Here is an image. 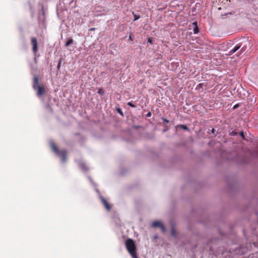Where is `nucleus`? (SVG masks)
<instances>
[{"mask_svg":"<svg viewBox=\"0 0 258 258\" xmlns=\"http://www.w3.org/2000/svg\"><path fill=\"white\" fill-rule=\"evenodd\" d=\"M73 39L71 38H69L68 39V40L66 42V44L64 45V46L66 47H68V46H69L70 44H71L72 43H73Z\"/></svg>","mask_w":258,"mask_h":258,"instance_id":"nucleus-8","label":"nucleus"},{"mask_svg":"<svg viewBox=\"0 0 258 258\" xmlns=\"http://www.w3.org/2000/svg\"><path fill=\"white\" fill-rule=\"evenodd\" d=\"M59 63L58 64V65L57 66V68H59Z\"/></svg>","mask_w":258,"mask_h":258,"instance_id":"nucleus-24","label":"nucleus"},{"mask_svg":"<svg viewBox=\"0 0 258 258\" xmlns=\"http://www.w3.org/2000/svg\"><path fill=\"white\" fill-rule=\"evenodd\" d=\"M148 42L151 43H152V41H151V40L150 39H149Z\"/></svg>","mask_w":258,"mask_h":258,"instance_id":"nucleus-20","label":"nucleus"},{"mask_svg":"<svg viewBox=\"0 0 258 258\" xmlns=\"http://www.w3.org/2000/svg\"><path fill=\"white\" fill-rule=\"evenodd\" d=\"M129 38H130V40H132L131 36H130Z\"/></svg>","mask_w":258,"mask_h":258,"instance_id":"nucleus-23","label":"nucleus"},{"mask_svg":"<svg viewBox=\"0 0 258 258\" xmlns=\"http://www.w3.org/2000/svg\"><path fill=\"white\" fill-rule=\"evenodd\" d=\"M98 93L100 94H103L104 93V91L102 89H100L98 91Z\"/></svg>","mask_w":258,"mask_h":258,"instance_id":"nucleus-15","label":"nucleus"},{"mask_svg":"<svg viewBox=\"0 0 258 258\" xmlns=\"http://www.w3.org/2000/svg\"><path fill=\"white\" fill-rule=\"evenodd\" d=\"M240 135L241 137H242V138L243 139H244V135L243 132H240Z\"/></svg>","mask_w":258,"mask_h":258,"instance_id":"nucleus-16","label":"nucleus"},{"mask_svg":"<svg viewBox=\"0 0 258 258\" xmlns=\"http://www.w3.org/2000/svg\"><path fill=\"white\" fill-rule=\"evenodd\" d=\"M152 226L153 227H160L163 232H165L166 231L165 228L162 223L158 221H154L152 223Z\"/></svg>","mask_w":258,"mask_h":258,"instance_id":"nucleus-5","label":"nucleus"},{"mask_svg":"<svg viewBox=\"0 0 258 258\" xmlns=\"http://www.w3.org/2000/svg\"><path fill=\"white\" fill-rule=\"evenodd\" d=\"M33 88L37 91L38 96H41L45 93V88L43 85L39 84V79L37 76H35L33 79Z\"/></svg>","mask_w":258,"mask_h":258,"instance_id":"nucleus-2","label":"nucleus"},{"mask_svg":"<svg viewBox=\"0 0 258 258\" xmlns=\"http://www.w3.org/2000/svg\"><path fill=\"white\" fill-rule=\"evenodd\" d=\"M245 49H246V48H244V47H242V48L240 49L239 51V52H238V53H238V54H237V56H238V55H240L242 52H243L245 50Z\"/></svg>","mask_w":258,"mask_h":258,"instance_id":"nucleus-11","label":"nucleus"},{"mask_svg":"<svg viewBox=\"0 0 258 258\" xmlns=\"http://www.w3.org/2000/svg\"><path fill=\"white\" fill-rule=\"evenodd\" d=\"M162 120H163L164 122H166V123H168V122H169V120H168V119H167L165 118H162Z\"/></svg>","mask_w":258,"mask_h":258,"instance_id":"nucleus-17","label":"nucleus"},{"mask_svg":"<svg viewBox=\"0 0 258 258\" xmlns=\"http://www.w3.org/2000/svg\"><path fill=\"white\" fill-rule=\"evenodd\" d=\"M241 47L240 44H237L231 50L229 51V55H231L237 51Z\"/></svg>","mask_w":258,"mask_h":258,"instance_id":"nucleus-6","label":"nucleus"},{"mask_svg":"<svg viewBox=\"0 0 258 258\" xmlns=\"http://www.w3.org/2000/svg\"><path fill=\"white\" fill-rule=\"evenodd\" d=\"M133 14L134 16V21L138 20L140 18V17L139 16L135 14L134 12L133 13Z\"/></svg>","mask_w":258,"mask_h":258,"instance_id":"nucleus-13","label":"nucleus"},{"mask_svg":"<svg viewBox=\"0 0 258 258\" xmlns=\"http://www.w3.org/2000/svg\"><path fill=\"white\" fill-rule=\"evenodd\" d=\"M171 234L173 236H175L176 235V232L175 229L173 227L171 230Z\"/></svg>","mask_w":258,"mask_h":258,"instance_id":"nucleus-12","label":"nucleus"},{"mask_svg":"<svg viewBox=\"0 0 258 258\" xmlns=\"http://www.w3.org/2000/svg\"><path fill=\"white\" fill-rule=\"evenodd\" d=\"M51 148L53 151L57 154H60L62 157V160L63 161H65L66 159L67 156V152L65 150H62L61 151H59L57 147L55 146L54 144H52Z\"/></svg>","mask_w":258,"mask_h":258,"instance_id":"nucleus-3","label":"nucleus"},{"mask_svg":"<svg viewBox=\"0 0 258 258\" xmlns=\"http://www.w3.org/2000/svg\"><path fill=\"white\" fill-rule=\"evenodd\" d=\"M214 131H215V130H214V128H212V133H214Z\"/></svg>","mask_w":258,"mask_h":258,"instance_id":"nucleus-22","label":"nucleus"},{"mask_svg":"<svg viewBox=\"0 0 258 258\" xmlns=\"http://www.w3.org/2000/svg\"><path fill=\"white\" fill-rule=\"evenodd\" d=\"M177 126L180 127V128L183 130H188V128L187 127V126L184 125V124L178 125Z\"/></svg>","mask_w":258,"mask_h":258,"instance_id":"nucleus-10","label":"nucleus"},{"mask_svg":"<svg viewBox=\"0 0 258 258\" xmlns=\"http://www.w3.org/2000/svg\"><path fill=\"white\" fill-rule=\"evenodd\" d=\"M95 28H90V29H89V31H94V30H95Z\"/></svg>","mask_w":258,"mask_h":258,"instance_id":"nucleus-18","label":"nucleus"},{"mask_svg":"<svg viewBox=\"0 0 258 258\" xmlns=\"http://www.w3.org/2000/svg\"><path fill=\"white\" fill-rule=\"evenodd\" d=\"M127 105L132 107H135V105L134 104H133L132 102H128L127 103Z\"/></svg>","mask_w":258,"mask_h":258,"instance_id":"nucleus-14","label":"nucleus"},{"mask_svg":"<svg viewBox=\"0 0 258 258\" xmlns=\"http://www.w3.org/2000/svg\"><path fill=\"white\" fill-rule=\"evenodd\" d=\"M102 203L103 204L105 208L107 211H110L111 209V207L107 201L104 198H101Z\"/></svg>","mask_w":258,"mask_h":258,"instance_id":"nucleus-7","label":"nucleus"},{"mask_svg":"<svg viewBox=\"0 0 258 258\" xmlns=\"http://www.w3.org/2000/svg\"><path fill=\"white\" fill-rule=\"evenodd\" d=\"M31 42L32 45V50L34 53H36L38 51V47H37V40L35 37H31Z\"/></svg>","mask_w":258,"mask_h":258,"instance_id":"nucleus-4","label":"nucleus"},{"mask_svg":"<svg viewBox=\"0 0 258 258\" xmlns=\"http://www.w3.org/2000/svg\"><path fill=\"white\" fill-rule=\"evenodd\" d=\"M151 116V113L150 112H149L148 113V116Z\"/></svg>","mask_w":258,"mask_h":258,"instance_id":"nucleus-21","label":"nucleus"},{"mask_svg":"<svg viewBox=\"0 0 258 258\" xmlns=\"http://www.w3.org/2000/svg\"><path fill=\"white\" fill-rule=\"evenodd\" d=\"M192 24L195 26V28H194V32L195 34H197L199 32V28L197 26V22H194Z\"/></svg>","mask_w":258,"mask_h":258,"instance_id":"nucleus-9","label":"nucleus"},{"mask_svg":"<svg viewBox=\"0 0 258 258\" xmlns=\"http://www.w3.org/2000/svg\"><path fill=\"white\" fill-rule=\"evenodd\" d=\"M126 248L133 258H138L136 252V246L133 240L128 239L125 241Z\"/></svg>","mask_w":258,"mask_h":258,"instance_id":"nucleus-1","label":"nucleus"},{"mask_svg":"<svg viewBox=\"0 0 258 258\" xmlns=\"http://www.w3.org/2000/svg\"><path fill=\"white\" fill-rule=\"evenodd\" d=\"M117 110H118V112L120 114H122V112H121V109H118Z\"/></svg>","mask_w":258,"mask_h":258,"instance_id":"nucleus-19","label":"nucleus"},{"mask_svg":"<svg viewBox=\"0 0 258 258\" xmlns=\"http://www.w3.org/2000/svg\"><path fill=\"white\" fill-rule=\"evenodd\" d=\"M236 107V105H235V106H234V108H235Z\"/></svg>","mask_w":258,"mask_h":258,"instance_id":"nucleus-25","label":"nucleus"}]
</instances>
